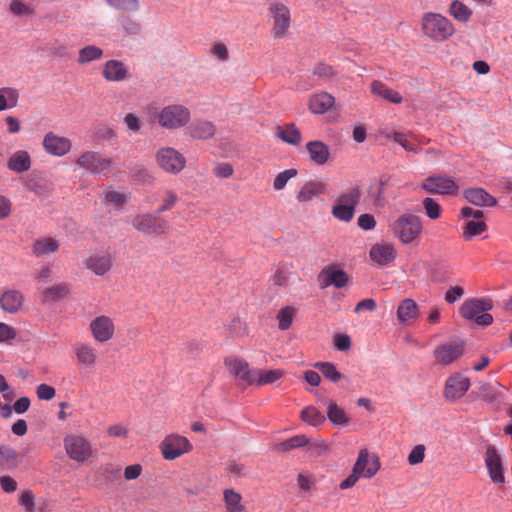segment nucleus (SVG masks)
Returning <instances> with one entry per match:
<instances>
[{"label": "nucleus", "mask_w": 512, "mask_h": 512, "mask_svg": "<svg viewBox=\"0 0 512 512\" xmlns=\"http://www.w3.org/2000/svg\"><path fill=\"white\" fill-rule=\"evenodd\" d=\"M422 31L434 41H445L454 33L452 22L438 13L427 12L422 16Z\"/></svg>", "instance_id": "obj_1"}, {"label": "nucleus", "mask_w": 512, "mask_h": 512, "mask_svg": "<svg viewBox=\"0 0 512 512\" xmlns=\"http://www.w3.org/2000/svg\"><path fill=\"white\" fill-rule=\"evenodd\" d=\"M493 308V302L487 298H471L460 307V314L467 320H474L480 326H488L493 322L491 314L487 313Z\"/></svg>", "instance_id": "obj_2"}, {"label": "nucleus", "mask_w": 512, "mask_h": 512, "mask_svg": "<svg viewBox=\"0 0 512 512\" xmlns=\"http://www.w3.org/2000/svg\"><path fill=\"white\" fill-rule=\"evenodd\" d=\"M132 226L144 235H161L169 230L168 222L157 211L137 214L132 220Z\"/></svg>", "instance_id": "obj_3"}, {"label": "nucleus", "mask_w": 512, "mask_h": 512, "mask_svg": "<svg viewBox=\"0 0 512 512\" xmlns=\"http://www.w3.org/2000/svg\"><path fill=\"white\" fill-rule=\"evenodd\" d=\"M422 231L421 219L412 213L401 215L393 225L394 234L404 243L409 244L417 239Z\"/></svg>", "instance_id": "obj_4"}, {"label": "nucleus", "mask_w": 512, "mask_h": 512, "mask_svg": "<svg viewBox=\"0 0 512 512\" xmlns=\"http://www.w3.org/2000/svg\"><path fill=\"white\" fill-rule=\"evenodd\" d=\"M191 118L187 107L179 104L168 105L158 114V123L166 129H179L184 127Z\"/></svg>", "instance_id": "obj_5"}, {"label": "nucleus", "mask_w": 512, "mask_h": 512, "mask_svg": "<svg viewBox=\"0 0 512 512\" xmlns=\"http://www.w3.org/2000/svg\"><path fill=\"white\" fill-rule=\"evenodd\" d=\"M156 162L165 172L174 175L186 166L184 155L172 147L160 148L156 153Z\"/></svg>", "instance_id": "obj_6"}, {"label": "nucleus", "mask_w": 512, "mask_h": 512, "mask_svg": "<svg viewBox=\"0 0 512 512\" xmlns=\"http://www.w3.org/2000/svg\"><path fill=\"white\" fill-rule=\"evenodd\" d=\"M421 188L431 194L455 196L459 191V185L445 174L427 177Z\"/></svg>", "instance_id": "obj_7"}, {"label": "nucleus", "mask_w": 512, "mask_h": 512, "mask_svg": "<svg viewBox=\"0 0 512 512\" xmlns=\"http://www.w3.org/2000/svg\"><path fill=\"white\" fill-rule=\"evenodd\" d=\"M273 18L271 34L275 39H282L286 36L290 27V10L282 3H273L269 6Z\"/></svg>", "instance_id": "obj_8"}, {"label": "nucleus", "mask_w": 512, "mask_h": 512, "mask_svg": "<svg viewBox=\"0 0 512 512\" xmlns=\"http://www.w3.org/2000/svg\"><path fill=\"white\" fill-rule=\"evenodd\" d=\"M162 455L166 460H175L184 453L192 450V445L186 437L168 436L160 445Z\"/></svg>", "instance_id": "obj_9"}, {"label": "nucleus", "mask_w": 512, "mask_h": 512, "mask_svg": "<svg viewBox=\"0 0 512 512\" xmlns=\"http://www.w3.org/2000/svg\"><path fill=\"white\" fill-rule=\"evenodd\" d=\"M76 163L83 169L94 175H98L111 167V159L103 157L99 152L86 151L77 160Z\"/></svg>", "instance_id": "obj_10"}, {"label": "nucleus", "mask_w": 512, "mask_h": 512, "mask_svg": "<svg viewBox=\"0 0 512 512\" xmlns=\"http://www.w3.org/2000/svg\"><path fill=\"white\" fill-rule=\"evenodd\" d=\"M230 373L241 382L252 385L256 382L255 369H250L246 360L238 357H227L224 361Z\"/></svg>", "instance_id": "obj_11"}, {"label": "nucleus", "mask_w": 512, "mask_h": 512, "mask_svg": "<svg viewBox=\"0 0 512 512\" xmlns=\"http://www.w3.org/2000/svg\"><path fill=\"white\" fill-rule=\"evenodd\" d=\"M64 445L69 457L77 462H84L91 455L90 443L81 436H67Z\"/></svg>", "instance_id": "obj_12"}, {"label": "nucleus", "mask_w": 512, "mask_h": 512, "mask_svg": "<svg viewBox=\"0 0 512 512\" xmlns=\"http://www.w3.org/2000/svg\"><path fill=\"white\" fill-rule=\"evenodd\" d=\"M318 281L321 288L332 285L340 289L347 285L349 276L343 269H339L335 265H328L320 271Z\"/></svg>", "instance_id": "obj_13"}, {"label": "nucleus", "mask_w": 512, "mask_h": 512, "mask_svg": "<svg viewBox=\"0 0 512 512\" xmlns=\"http://www.w3.org/2000/svg\"><path fill=\"white\" fill-rule=\"evenodd\" d=\"M353 469L364 478H372L380 469L379 458L370 455L367 449H361Z\"/></svg>", "instance_id": "obj_14"}, {"label": "nucleus", "mask_w": 512, "mask_h": 512, "mask_svg": "<svg viewBox=\"0 0 512 512\" xmlns=\"http://www.w3.org/2000/svg\"><path fill=\"white\" fill-rule=\"evenodd\" d=\"M470 387V380L461 374L450 376L444 387V397L449 401H455L465 395Z\"/></svg>", "instance_id": "obj_15"}, {"label": "nucleus", "mask_w": 512, "mask_h": 512, "mask_svg": "<svg viewBox=\"0 0 512 512\" xmlns=\"http://www.w3.org/2000/svg\"><path fill=\"white\" fill-rule=\"evenodd\" d=\"M42 145L48 154L57 157L66 155L72 147L70 139L63 136H58L53 132H48L45 134Z\"/></svg>", "instance_id": "obj_16"}, {"label": "nucleus", "mask_w": 512, "mask_h": 512, "mask_svg": "<svg viewBox=\"0 0 512 512\" xmlns=\"http://www.w3.org/2000/svg\"><path fill=\"white\" fill-rule=\"evenodd\" d=\"M485 464L492 482L496 484H501L505 482L501 457L498 454L496 448L492 445L487 446L485 454Z\"/></svg>", "instance_id": "obj_17"}, {"label": "nucleus", "mask_w": 512, "mask_h": 512, "mask_svg": "<svg viewBox=\"0 0 512 512\" xmlns=\"http://www.w3.org/2000/svg\"><path fill=\"white\" fill-rule=\"evenodd\" d=\"M90 330L96 341L104 343L113 337L115 326L110 317L102 315L90 322Z\"/></svg>", "instance_id": "obj_18"}, {"label": "nucleus", "mask_w": 512, "mask_h": 512, "mask_svg": "<svg viewBox=\"0 0 512 512\" xmlns=\"http://www.w3.org/2000/svg\"><path fill=\"white\" fill-rule=\"evenodd\" d=\"M464 353L462 343H446L437 347L434 351L436 363L449 365L460 358Z\"/></svg>", "instance_id": "obj_19"}, {"label": "nucleus", "mask_w": 512, "mask_h": 512, "mask_svg": "<svg viewBox=\"0 0 512 512\" xmlns=\"http://www.w3.org/2000/svg\"><path fill=\"white\" fill-rule=\"evenodd\" d=\"M102 76L108 82H121L129 77V72L122 61L112 59L104 63Z\"/></svg>", "instance_id": "obj_20"}, {"label": "nucleus", "mask_w": 512, "mask_h": 512, "mask_svg": "<svg viewBox=\"0 0 512 512\" xmlns=\"http://www.w3.org/2000/svg\"><path fill=\"white\" fill-rule=\"evenodd\" d=\"M463 197L472 205L479 207H493L497 204V199L480 187L465 189Z\"/></svg>", "instance_id": "obj_21"}, {"label": "nucleus", "mask_w": 512, "mask_h": 512, "mask_svg": "<svg viewBox=\"0 0 512 512\" xmlns=\"http://www.w3.org/2000/svg\"><path fill=\"white\" fill-rule=\"evenodd\" d=\"M188 134L199 140L212 138L216 133L215 125L207 120H195L187 127Z\"/></svg>", "instance_id": "obj_22"}, {"label": "nucleus", "mask_w": 512, "mask_h": 512, "mask_svg": "<svg viewBox=\"0 0 512 512\" xmlns=\"http://www.w3.org/2000/svg\"><path fill=\"white\" fill-rule=\"evenodd\" d=\"M306 149L310 160L316 165H324L329 159V147L322 141H310L306 144Z\"/></svg>", "instance_id": "obj_23"}, {"label": "nucleus", "mask_w": 512, "mask_h": 512, "mask_svg": "<svg viewBox=\"0 0 512 512\" xmlns=\"http://www.w3.org/2000/svg\"><path fill=\"white\" fill-rule=\"evenodd\" d=\"M84 265L96 275L103 276L112 267L111 256L109 254L93 255L85 260Z\"/></svg>", "instance_id": "obj_24"}, {"label": "nucleus", "mask_w": 512, "mask_h": 512, "mask_svg": "<svg viewBox=\"0 0 512 512\" xmlns=\"http://www.w3.org/2000/svg\"><path fill=\"white\" fill-rule=\"evenodd\" d=\"M24 297L17 290H7L0 297L1 308L8 313L14 314L20 310Z\"/></svg>", "instance_id": "obj_25"}, {"label": "nucleus", "mask_w": 512, "mask_h": 512, "mask_svg": "<svg viewBox=\"0 0 512 512\" xmlns=\"http://www.w3.org/2000/svg\"><path fill=\"white\" fill-rule=\"evenodd\" d=\"M335 99L327 92H320L313 95L309 100V109L314 114H324L333 105Z\"/></svg>", "instance_id": "obj_26"}, {"label": "nucleus", "mask_w": 512, "mask_h": 512, "mask_svg": "<svg viewBox=\"0 0 512 512\" xmlns=\"http://www.w3.org/2000/svg\"><path fill=\"white\" fill-rule=\"evenodd\" d=\"M326 192V185L321 181H308L306 182L297 194L299 202H309L314 197H317Z\"/></svg>", "instance_id": "obj_27"}, {"label": "nucleus", "mask_w": 512, "mask_h": 512, "mask_svg": "<svg viewBox=\"0 0 512 512\" xmlns=\"http://www.w3.org/2000/svg\"><path fill=\"white\" fill-rule=\"evenodd\" d=\"M418 316V305L413 299L406 298L399 303L397 308V318L401 323L413 321L417 319Z\"/></svg>", "instance_id": "obj_28"}, {"label": "nucleus", "mask_w": 512, "mask_h": 512, "mask_svg": "<svg viewBox=\"0 0 512 512\" xmlns=\"http://www.w3.org/2000/svg\"><path fill=\"white\" fill-rule=\"evenodd\" d=\"M8 168L15 173H23L31 168V157L27 151L14 152L7 162Z\"/></svg>", "instance_id": "obj_29"}, {"label": "nucleus", "mask_w": 512, "mask_h": 512, "mask_svg": "<svg viewBox=\"0 0 512 512\" xmlns=\"http://www.w3.org/2000/svg\"><path fill=\"white\" fill-rule=\"evenodd\" d=\"M371 92L374 95L379 96L393 104H400L403 100L400 93L389 88L388 86H386L383 82H381L379 80L372 81Z\"/></svg>", "instance_id": "obj_30"}, {"label": "nucleus", "mask_w": 512, "mask_h": 512, "mask_svg": "<svg viewBox=\"0 0 512 512\" xmlns=\"http://www.w3.org/2000/svg\"><path fill=\"white\" fill-rule=\"evenodd\" d=\"M390 181V176L383 174L379 177L377 184L371 185L368 189V196L373 199L375 207H383L385 205V189Z\"/></svg>", "instance_id": "obj_31"}, {"label": "nucleus", "mask_w": 512, "mask_h": 512, "mask_svg": "<svg viewBox=\"0 0 512 512\" xmlns=\"http://www.w3.org/2000/svg\"><path fill=\"white\" fill-rule=\"evenodd\" d=\"M19 465V453L8 445L0 444V470H13Z\"/></svg>", "instance_id": "obj_32"}, {"label": "nucleus", "mask_w": 512, "mask_h": 512, "mask_svg": "<svg viewBox=\"0 0 512 512\" xmlns=\"http://www.w3.org/2000/svg\"><path fill=\"white\" fill-rule=\"evenodd\" d=\"M79 364L86 367H93L96 363L95 350L88 344L76 343L73 346Z\"/></svg>", "instance_id": "obj_33"}, {"label": "nucleus", "mask_w": 512, "mask_h": 512, "mask_svg": "<svg viewBox=\"0 0 512 512\" xmlns=\"http://www.w3.org/2000/svg\"><path fill=\"white\" fill-rule=\"evenodd\" d=\"M370 257L380 265H386L394 260V249L390 245H374L370 250Z\"/></svg>", "instance_id": "obj_34"}, {"label": "nucleus", "mask_w": 512, "mask_h": 512, "mask_svg": "<svg viewBox=\"0 0 512 512\" xmlns=\"http://www.w3.org/2000/svg\"><path fill=\"white\" fill-rule=\"evenodd\" d=\"M59 249V243L55 238L52 237H43L35 240L32 251L36 257H41L43 255H47L53 252H56Z\"/></svg>", "instance_id": "obj_35"}, {"label": "nucleus", "mask_w": 512, "mask_h": 512, "mask_svg": "<svg viewBox=\"0 0 512 512\" xmlns=\"http://www.w3.org/2000/svg\"><path fill=\"white\" fill-rule=\"evenodd\" d=\"M276 136L291 145H298L302 140L301 132L294 123L286 124L284 129L278 126Z\"/></svg>", "instance_id": "obj_36"}, {"label": "nucleus", "mask_w": 512, "mask_h": 512, "mask_svg": "<svg viewBox=\"0 0 512 512\" xmlns=\"http://www.w3.org/2000/svg\"><path fill=\"white\" fill-rule=\"evenodd\" d=\"M327 418L335 426H346L349 423V417L344 409L339 407L333 400H330L328 403Z\"/></svg>", "instance_id": "obj_37"}, {"label": "nucleus", "mask_w": 512, "mask_h": 512, "mask_svg": "<svg viewBox=\"0 0 512 512\" xmlns=\"http://www.w3.org/2000/svg\"><path fill=\"white\" fill-rule=\"evenodd\" d=\"M362 196V190L359 185L349 187L346 191L339 194L336 202L352 207L356 210V206L359 203Z\"/></svg>", "instance_id": "obj_38"}, {"label": "nucleus", "mask_w": 512, "mask_h": 512, "mask_svg": "<svg viewBox=\"0 0 512 512\" xmlns=\"http://www.w3.org/2000/svg\"><path fill=\"white\" fill-rule=\"evenodd\" d=\"M103 50L95 45H87L78 52L77 62L80 65L88 64L103 57Z\"/></svg>", "instance_id": "obj_39"}, {"label": "nucleus", "mask_w": 512, "mask_h": 512, "mask_svg": "<svg viewBox=\"0 0 512 512\" xmlns=\"http://www.w3.org/2000/svg\"><path fill=\"white\" fill-rule=\"evenodd\" d=\"M69 291V285L67 283L61 282L46 288L43 291V297L44 300L57 302L64 299L68 295Z\"/></svg>", "instance_id": "obj_40"}, {"label": "nucleus", "mask_w": 512, "mask_h": 512, "mask_svg": "<svg viewBox=\"0 0 512 512\" xmlns=\"http://www.w3.org/2000/svg\"><path fill=\"white\" fill-rule=\"evenodd\" d=\"M450 15L457 21L466 23L470 20L472 10L459 0H454L449 8Z\"/></svg>", "instance_id": "obj_41"}, {"label": "nucleus", "mask_w": 512, "mask_h": 512, "mask_svg": "<svg viewBox=\"0 0 512 512\" xmlns=\"http://www.w3.org/2000/svg\"><path fill=\"white\" fill-rule=\"evenodd\" d=\"M309 443V439L304 435H295L285 441H282L276 445L278 452H287L296 448L304 447Z\"/></svg>", "instance_id": "obj_42"}, {"label": "nucleus", "mask_w": 512, "mask_h": 512, "mask_svg": "<svg viewBox=\"0 0 512 512\" xmlns=\"http://www.w3.org/2000/svg\"><path fill=\"white\" fill-rule=\"evenodd\" d=\"M242 496L234 489L224 491V500L228 512H242L244 506L241 504Z\"/></svg>", "instance_id": "obj_43"}, {"label": "nucleus", "mask_w": 512, "mask_h": 512, "mask_svg": "<svg viewBox=\"0 0 512 512\" xmlns=\"http://www.w3.org/2000/svg\"><path fill=\"white\" fill-rule=\"evenodd\" d=\"M301 418L311 426H320L325 421V416L314 406H308L301 412Z\"/></svg>", "instance_id": "obj_44"}, {"label": "nucleus", "mask_w": 512, "mask_h": 512, "mask_svg": "<svg viewBox=\"0 0 512 512\" xmlns=\"http://www.w3.org/2000/svg\"><path fill=\"white\" fill-rule=\"evenodd\" d=\"M256 372V382L258 385H266L272 384L278 381L283 376V372L281 370H263V369H255Z\"/></svg>", "instance_id": "obj_45"}, {"label": "nucleus", "mask_w": 512, "mask_h": 512, "mask_svg": "<svg viewBox=\"0 0 512 512\" xmlns=\"http://www.w3.org/2000/svg\"><path fill=\"white\" fill-rule=\"evenodd\" d=\"M314 367L318 369L323 376L331 382H338L343 376L331 362H317Z\"/></svg>", "instance_id": "obj_46"}, {"label": "nucleus", "mask_w": 512, "mask_h": 512, "mask_svg": "<svg viewBox=\"0 0 512 512\" xmlns=\"http://www.w3.org/2000/svg\"><path fill=\"white\" fill-rule=\"evenodd\" d=\"M355 209L335 201L332 207L331 214L334 218L342 222H350L355 215Z\"/></svg>", "instance_id": "obj_47"}, {"label": "nucleus", "mask_w": 512, "mask_h": 512, "mask_svg": "<svg viewBox=\"0 0 512 512\" xmlns=\"http://www.w3.org/2000/svg\"><path fill=\"white\" fill-rule=\"evenodd\" d=\"M295 312L296 309L293 306H285L279 310L276 318L280 330L285 331L290 328Z\"/></svg>", "instance_id": "obj_48"}, {"label": "nucleus", "mask_w": 512, "mask_h": 512, "mask_svg": "<svg viewBox=\"0 0 512 512\" xmlns=\"http://www.w3.org/2000/svg\"><path fill=\"white\" fill-rule=\"evenodd\" d=\"M500 388L501 385L497 382L494 384L481 382L479 385L480 397L487 402H492L497 399Z\"/></svg>", "instance_id": "obj_49"}, {"label": "nucleus", "mask_w": 512, "mask_h": 512, "mask_svg": "<svg viewBox=\"0 0 512 512\" xmlns=\"http://www.w3.org/2000/svg\"><path fill=\"white\" fill-rule=\"evenodd\" d=\"M487 229V225L483 221L470 220L466 223L463 237L464 240L468 241L472 237L477 236Z\"/></svg>", "instance_id": "obj_50"}, {"label": "nucleus", "mask_w": 512, "mask_h": 512, "mask_svg": "<svg viewBox=\"0 0 512 512\" xmlns=\"http://www.w3.org/2000/svg\"><path fill=\"white\" fill-rule=\"evenodd\" d=\"M298 171L295 168L287 169L282 172H280L274 179L273 187L275 190H282L288 180L295 177L297 175Z\"/></svg>", "instance_id": "obj_51"}, {"label": "nucleus", "mask_w": 512, "mask_h": 512, "mask_svg": "<svg viewBox=\"0 0 512 512\" xmlns=\"http://www.w3.org/2000/svg\"><path fill=\"white\" fill-rule=\"evenodd\" d=\"M106 2L117 10L138 11L140 8L138 0H106Z\"/></svg>", "instance_id": "obj_52"}, {"label": "nucleus", "mask_w": 512, "mask_h": 512, "mask_svg": "<svg viewBox=\"0 0 512 512\" xmlns=\"http://www.w3.org/2000/svg\"><path fill=\"white\" fill-rule=\"evenodd\" d=\"M423 207L426 215L432 219H438L441 215V206L433 198L427 197L423 200Z\"/></svg>", "instance_id": "obj_53"}, {"label": "nucleus", "mask_w": 512, "mask_h": 512, "mask_svg": "<svg viewBox=\"0 0 512 512\" xmlns=\"http://www.w3.org/2000/svg\"><path fill=\"white\" fill-rule=\"evenodd\" d=\"M313 74L323 80H329L336 75V71L331 65L321 62L314 67Z\"/></svg>", "instance_id": "obj_54"}, {"label": "nucleus", "mask_w": 512, "mask_h": 512, "mask_svg": "<svg viewBox=\"0 0 512 512\" xmlns=\"http://www.w3.org/2000/svg\"><path fill=\"white\" fill-rule=\"evenodd\" d=\"M226 470L236 477H245L249 474V469L244 464L233 460L227 462Z\"/></svg>", "instance_id": "obj_55"}, {"label": "nucleus", "mask_w": 512, "mask_h": 512, "mask_svg": "<svg viewBox=\"0 0 512 512\" xmlns=\"http://www.w3.org/2000/svg\"><path fill=\"white\" fill-rule=\"evenodd\" d=\"M178 201L177 194L172 191L168 190L166 192V197L163 199V204L156 210L158 214H162L168 210H170Z\"/></svg>", "instance_id": "obj_56"}, {"label": "nucleus", "mask_w": 512, "mask_h": 512, "mask_svg": "<svg viewBox=\"0 0 512 512\" xmlns=\"http://www.w3.org/2000/svg\"><path fill=\"white\" fill-rule=\"evenodd\" d=\"M234 169L230 163L222 162L215 166L213 174L221 179H227L233 175Z\"/></svg>", "instance_id": "obj_57"}, {"label": "nucleus", "mask_w": 512, "mask_h": 512, "mask_svg": "<svg viewBox=\"0 0 512 512\" xmlns=\"http://www.w3.org/2000/svg\"><path fill=\"white\" fill-rule=\"evenodd\" d=\"M425 457V446L424 445H416L412 451L408 455V462L411 465H416L421 463Z\"/></svg>", "instance_id": "obj_58"}, {"label": "nucleus", "mask_w": 512, "mask_h": 512, "mask_svg": "<svg viewBox=\"0 0 512 512\" xmlns=\"http://www.w3.org/2000/svg\"><path fill=\"white\" fill-rule=\"evenodd\" d=\"M94 136L97 139L110 140L115 137V131L110 126L101 124L95 128Z\"/></svg>", "instance_id": "obj_59"}, {"label": "nucleus", "mask_w": 512, "mask_h": 512, "mask_svg": "<svg viewBox=\"0 0 512 512\" xmlns=\"http://www.w3.org/2000/svg\"><path fill=\"white\" fill-rule=\"evenodd\" d=\"M357 224L361 229L368 231L375 228L376 220L372 214L365 213L358 217Z\"/></svg>", "instance_id": "obj_60"}, {"label": "nucleus", "mask_w": 512, "mask_h": 512, "mask_svg": "<svg viewBox=\"0 0 512 512\" xmlns=\"http://www.w3.org/2000/svg\"><path fill=\"white\" fill-rule=\"evenodd\" d=\"M55 393L54 387L44 383L40 384L36 389L37 397L40 400H51L55 396Z\"/></svg>", "instance_id": "obj_61"}, {"label": "nucleus", "mask_w": 512, "mask_h": 512, "mask_svg": "<svg viewBox=\"0 0 512 512\" xmlns=\"http://www.w3.org/2000/svg\"><path fill=\"white\" fill-rule=\"evenodd\" d=\"M334 345L339 351H347L351 347V338L347 334H338L334 338Z\"/></svg>", "instance_id": "obj_62"}, {"label": "nucleus", "mask_w": 512, "mask_h": 512, "mask_svg": "<svg viewBox=\"0 0 512 512\" xmlns=\"http://www.w3.org/2000/svg\"><path fill=\"white\" fill-rule=\"evenodd\" d=\"M464 295V289L460 286H453L445 293V301L447 303H454Z\"/></svg>", "instance_id": "obj_63"}, {"label": "nucleus", "mask_w": 512, "mask_h": 512, "mask_svg": "<svg viewBox=\"0 0 512 512\" xmlns=\"http://www.w3.org/2000/svg\"><path fill=\"white\" fill-rule=\"evenodd\" d=\"M16 337V331L9 325L0 322V342H8Z\"/></svg>", "instance_id": "obj_64"}]
</instances>
